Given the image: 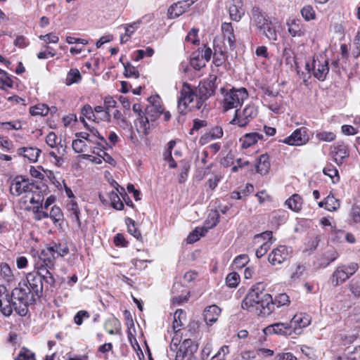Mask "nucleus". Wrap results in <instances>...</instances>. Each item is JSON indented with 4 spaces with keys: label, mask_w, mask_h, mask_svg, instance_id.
<instances>
[{
    "label": "nucleus",
    "mask_w": 360,
    "mask_h": 360,
    "mask_svg": "<svg viewBox=\"0 0 360 360\" xmlns=\"http://www.w3.org/2000/svg\"><path fill=\"white\" fill-rule=\"evenodd\" d=\"M217 79L215 75H210L207 80L200 82L195 90L188 84H184L178 100L179 112L184 115L188 110H198L202 107L207 99L214 94Z\"/></svg>",
    "instance_id": "nucleus-1"
},
{
    "label": "nucleus",
    "mask_w": 360,
    "mask_h": 360,
    "mask_svg": "<svg viewBox=\"0 0 360 360\" xmlns=\"http://www.w3.org/2000/svg\"><path fill=\"white\" fill-rule=\"evenodd\" d=\"M6 291L5 286L0 285V310L4 316H10L13 310L22 316H25L28 306L36 301L25 281H20L11 295Z\"/></svg>",
    "instance_id": "nucleus-2"
},
{
    "label": "nucleus",
    "mask_w": 360,
    "mask_h": 360,
    "mask_svg": "<svg viewBox=\"0 0 360 360\" xmlns=\"http://www.w3.org/2000/svg\"><path fill=\"white\" fill-rule=\"evenodd\" d=\"M264 288L262 283L253 285L243 299L242 308L258 316L269 315L274 311V304L271 295L265 292Z\"/></svg>",
    "instance_id": "nucleus-3"
},
{
    "label": "nucleus",
    "mask_w": 360,
    "mask_h": 360,
    "mask_svg": "<svg viewBox=\"0 0 360 360\" xmlns=\"http://www.w3.org/2000/svg\"><path fill=\"white\" fill-rule=\"evenodd\" d=\"M223 96L221 104L224 111L240 107L248 98V92L245 88H231L220 89Z\"/></svg>",
    "instance_id": "nucleus-4"
},
{
    "label": "nucleus",
    "mask_w": 360,
    "mask_h": 360,
    "mask_svg": "<svg viewBox=\"0 0 360 360\" xmlns=\"http://www.w3.org/2000/svg\"><path fill=\"white\" fill-rule=\"evenodd\" d=\"M54 266L55 262L53 261V259L43 255L41 252L39 260L35 265L37 272L33 273L39 275L40 277H41V280L44 281L46 284L53 286L56 281L51 273V270L54 269Z\"/></svg>",
    "instance_id": "nucleus-5"
},
{
    "label": "nucleus",
    "mask_w": 360,
    "mask_h": 360,
    "mask_svg": "<svg viewBox=\"0 0 360 360\" xmlns=\"http://www.w3.org/2000/svg\"><path fill=\"white\" fill-rule=\"evenodd\" d=\"M257 109L254 105H248L243 110H236L230 124L245 127L257 117Z\"/></svg>",
    "instance_id": "nucleus-6"
},
{
    "label": "nucleus",
    "mask_w": 360,
    "mask_h": 360,
    "mask_svg": "<svg viewBox=\"0 0 360 360\" xmlns=\"http://www.w3.org/2000/svg\"><path fill=\"white\" fill-rule=\"evenodd\" d=\"M198 345L195 344L192 340H184L176 352L175 360H184L185 358H191L198 350Z\"/></svg>",
    "instance_id": "nucleus-7"
},
{
    "label": "nucleus",
    "mask_w": 360,
    "mask_h": 360,
    "mask_svg": "<svg viewBox=\"0 0 360 360\" xmlns=\"http://www.w3.org/2000/svg\"><path fill=\"white\" fill-rule=\"evenodd\" d=\"M309 140L307 135V129L305 127H300L295 130L291 135L281 141L282 143L290 146H302Z\"/></svg>",
    "instance_id": "nucleus-8"
},
{
    "label": "nucleus",
    "mask_w": 360,
    "mask_h": 360,
    "mask_svg": "<svg viewBox=\"0 0 360 360\" xmlns=\"http://www.w3.org/2000/svg\"><path fill=\"white\" fill-rule=\"evenodd\" d=\"M23 281L27 282L28 287L31 290V292L34 295V298L37 300L41 296L43 292V281L39 275L34 274L33 272L27 274L26 279Z\"/></svg>",
    "instance_id": "nucleus-9"
},
{
    "label": "nucleus",
    "mask_w": 360,
    "mask_h": 360,
    "mask_svg": "<svg viewBox=\"0 0 360 360\" xmlns=\"http://www.w3.org/2000/svg\"><path fill=\"white\" fill-rule=\"evenodd\" d=\"M331 156L335 162L340 165L349 155L348 146L342 141H338L331 147Z\"/></svg>",
    "instance_id": "nucleus-10"
},
{
    "label": "nucleus",
    "mask_w": 360,
    "mask_h": 360,
    "mask_svg": "<svg viewBox=\"0 0 360 360\" xmlns=\"http://www.w3.org/2000/svg\"><path fill=\"white\" fill-rule=\"evenodd\" d=\"M43 255H46L50 259H55L58 257H64L69 253V248L66 244L53 243L52 245L48 246L43 249L41 252Z\"/></svg>",
    "instance_id": "nucleus-11"
},
{
    "label": "nucleus",
    "mask_w": 360,
    "mask_h": 360,
    "mask_svg": "<svg viewBox=\"0 0 360 360\" xmlns=\"http://www.w3.org/2000/svg\"><path fill=\"white\" fill-rule=\"evenodd\" d=\"M290 257L288 248L285 245H279L274 248L268 256V260L272 265L282 264Z\"/></svg>",
    "instance_id": "nucleus-12"
},
{
    "label": "nucleus",
    "mask_w": 360,
    "mask_h": 360,
    "mask_svg": "<svg viewBox=\"0 0 360 360\" xmlns=\"http://www.w3.org/2000/svg\"><path fill=\"white\" fill-rule=\"evenodd\" d=\"M293 330L291 328L290 323H275L271 324L264 329L266 335H290Z\"/></svg>",
    "instance_id": "nucleus-13"
},
{
    "label": "nucleus",
    "mask_w": 360,
    "mask_h": 360,
    "mask_svg": "<svg viewBox=\"0 0 360 360\" xmlns=\"http://www.w3.org/2000/svg\"><path fill=\"white\" fill-rule=\"evenodd\" d=\"M31 184L22 176H16L11 183L10 192L12 195L19 196L30 190Z\"/></svg>",
    "instance_id": "nucleus-14"
},
{
    "label": "nucleus",
    "mask_w": 360,
    "mask_h": 360,
    "mask_svg": "<svg viewBox=\"0 0 360 360\" xmlns=\"http://www.w3.org/2000/svg\"><path fill=\"white\" fill-rule=\"evenodd\" d=\"M221 32L224 46L226 47L228 46L230 50H233L236 47V37L231 23L224 22L221 25Z\"/></svg>",
    "instance_id": "nucleus-15"
},
{
    "label": "nucleus",
    "mask_w": 360,
    "mask_h": 360,
    "mask_svg": "<svg viewBox=\"0 0 360 360\" xmlns=\"http://www.w3.org/2000/svg\"><path fill=\"white\" fill-rule=\"evenodd\" d=\"M194 3L193 0H184L172 4L168 9L169 18H175L183 14Z\"/></svg>",
    "instance_id": "nucleus-16"
},
{
    "label": "nucleus",
    "mask_w": 360,
    "mask_h": 360,
    "mask_svg": "<svg viewBox=\"0 0 360 360\" xmlns=\"http://www.w3.org/2000/svg\"><path fill=\"white\" fill-rule=\"evenodd\" d=\"M312 70L314 76L320 81H323L329 72L328 60L323 62L320 60H313Z\"/></svg>",
    "instance_id": "nucleus-17"
},
{
    "label": "nucleus",
    "mask_w": 360,
    "mask_h": 360,
    "mask_svg": "<svg viewBox=\"0 0 360 360\" xmlns=\"http://www.w3.org/2000/svg\"><path fill=\"white\" fill-rule=\"evenodd\" d=\"M287 25L288 32L292 37H300L305 34L306 30L300 20H290Z\"/></svg>",
    "instance_id": "nucleus-18"
},
{
    "label": "nucleus",
    "mask_w": 360,
    "mask_h": 360,
    "mask_svg": "<svg viewBox=\"0 0 360 360\" xmlns=\"http://www.w3.org/2000/svg\"><path fill=\"white\" fill-rule=\"evenodd\" d=\"M141 24V20H139L137 21L133 22L131 23L122 25V27L124 30V34L120 36V43L124 44L127 42L131 35L137 30Z\"/></svg>",
    "instance_id": "nucleus-19"
},
{
    "label": "nucleus",
    "mask_w": 360,
    "mask_h": 360,
    "mask_svg": "<svg viewBox=\"0 0 360 360\" xmlns=\"http://www.w3.org/2000/svg\"><path fill=\"white\" fill-rule=\"evenodd\" d=\"M230 18L235 21H238L244 14L242 0H232V4L229 7Z\"/></svg>",
    "instance_id": "nucleus-20"
},
{
    "label": "nucleus",
    "mask_w": 360,
    "mask_h": 360,
    "mask_svg": "<svg viewBox=\"0 0 360 360\" xmlns=\"http://www.w3.org/2000/svg\"><path fill=\"white\" fill-rule=\"evenodd\" d=\"M268 20H269L267 16L262 13L259 8L255 7L252 8L251 21L252 25L255 26L257 30L264 26Z\"/></svg>",
    "instance_id": "nucleus-21"
},
{
    "label": "nucleus",
    "mask_w": 360,
    "mask_h": 360,
    "mask_svg": "<svg viewBox=\"0 0 360 360\" xmlns=\"http://www.w3.org/2000/svg\"><path fill=\"white\" fill-rule=\"evenodd\" d=\"M263 138L264 136L262 134L257 132L248 133L240 139V142L241 143L242 148H248L255 144L258 140L263 139Z\"/></svg>",
    "instance_id": "nucleus-22"
},
{
    "label": "nucleus",
    "mask_w": 360,
    "mask_h": 360,
    "mask_svg": "<svg viewBox=\"0 0 360 360\" xmlns=\"http://www.w3.org/2000/svg\"><path fill=\"white\" fill-rule=\"evenodd\" d=\"M310 319L304 314H295L290 321L291 328H294V331L299 328H304L310 324Z\"/></svg>",
    "instance_id": "nucleus-23"
},
{
    "label": "nucleus",
    "mask_w": 360,
    "mask_h": 360,
    "mask_svg": "<svg viewBox=\"0 0 360 360\" xmlns=\"http://www.w3.org/2000/svg\"><path fill=\"white\" fill-rule=\"evenodd\" d=\"M221 309L217 305H211L207 307L204 311V318L206 323L212 325L215 323L220 314Z\"/></svg>",
    "instance_id": "nucleus-24"
},
{
    "label": "nucleus",
    "mask_w": 360,
    "mask_h": 360,
    "mask_svg": "<svg viewBox=\"0 0 360 360\" xmlns=\"http://www.w3.org/2000/svg\"><path fill=\"white\" fill-rule=\"evenodd\" d=\"M54 148H56L57 152L56 153L54 151H51L49 153V155L54 158L56 161L55 164L60 167L64 162L63 156L66 153L67 146L65 141L63 143L61 141H60V142L58 143L56 146Z\"/></svg>",
    "instance_id": "nucleus-25"
},
{
    "label": "nucleus",
    "mask_w": 360,
    "mask_h": 360,
    "mask_svg": "<svg viewBox=\"0 0 360 360\" xmlns=\"http://www.w3.org/2000/svg\"><path fill=\"white\" fill-rule=\"evenodd\" d=\"M256 171L261 175L266 174L270 169L269 157L266 154H262L257 160L255 165Z\"/></svg>",
    "instance_id": "nucleus-26"
},
{
    "label": "nucleus",
    "mask_w": 360,
    "mask_h": 360,
    "mask_svg": "<svg viewBox=\"0 0 360 360\" xmlns=\"http://www.w3.org/2000/svg\"><path fill=\"white\" fill-rule=\"evenodd\" d=\"M150 118L146 115L139 116L134 122V125L136 127L137 132L143 135L148 134L150 129Z\"/></svg>",
    "instance_id": "nucleus-27"
},
{
    "label": "nucleus",
    "mask_w": 360,
    "mask_h": 360,
    "mask_svg": "<svg viewBox=\"0 0 360 360\" xmlns=\"http://www.w3.org/2000/svg\"><path fill=\"white\" fill-rule=\"evenodd\" d=\"M41 150L35 148H20L18 154L27 158L31 162H37Z\"/></svg>",
    "instance_id": "nucleus-28"
},
{
    "label": "nucleus",
    "mask_w": 360,
    "mask_h": 360,
    "mask_svg": "<svg viewBox=\"0 0 360 360\" xmlns=\"http://www.w3.org/2000/svg\"><path fill=\"white\" fill-rule=\"evenodd\" d=\"M349 277L343 267L338 266L332 275V283L334 285H338L343 283Z\"/></svg>",
    "instance_id": "nucleus-29"
},
{
    "label": "nucleus",
    "mask_w": 360,
    "mask_h": 360,
    "mask_svg": "<svg viewBox=\"0 0 360 360\" xmlns=\"http://www.w3.org/2000/svg\"><path fill=\"white\" fill-rule=\"evenodd\" d=\"M285 205L292 211L298 212L302 209V198L300 195L294 194L285 201Z\"/></svg>",
    "instance_id": "nucleus-30"
},
{
    "label": "nucleus",
    "mask_w": 360,
    "mask_h": 360,
    "mask_svg": "<svg viewBox=\"0 0 360 360\" xmlns=\"http://www.w3.org/2000/svg\"><path fill=\"white\" fill-rule=\"evenodd\" d=\"M164 108L162 105H148L146 109V115L148 117L150 121H155L163 112Z\"/></svg>",
    "instance_id": "nucleus-31"
},
{
    "label": "nucleus",
    "mask_w": 360,
    "mask_h": 360,
    "mask_svg": "<svg viewBox=\"0 0 360 360\" xmlns=\"http://www.w3.org/2000/svg\"><path fill=\"white\" fill-rule=\"evenodd\" d=\"M0 278L6 282H12L14 280V275L9 265L4 262L0 263Z\"/></svg>",
    "instance_id": "nucleus-32"
},
{
    "label": "nucleus",
    "mask_w": 360,
    "mask_h": 360,
    "mask_svg": "<svg viewBox=\"0 0 360 360\" xmlns=\"http://www.w3.org/2000/svg\"><path fill=\"white\" fill-rule=\"evenodd\" d=\"M176 145V141L174 140L170 141L167 143V148L163 154L164 160L169 163V167L170 168H175L176 167V163L174 161V158L172 155V151L174 147Z\"/></svg>",
    "instance_id": "nucleus-33"
},
{
    "label": "nucleus",
    "mask_w": 360,
    "mask_h": 360,
    "mask_svg": "<svg viewBox=\"0 0 360 360\" xmlns=\"http://www.w3.org/2000/svg\"><path fill=\"white\" fill-rule=\"evenodd\" d=\"M207 233V229L204 227L195 228L187 237L188 243H193L198 240L200 237L204 236Z\"/></svg>",
    "instance_id": "nucleus-34"
},
{
    "label": "nucleus",
    "mask_w": 360,
    "mask_h": 360,
    "mask_svg": "<svg viewBox=\"0 0 360 360\" xmlns=\"http://www.w3.org/2000/svg\"><path fill=\"white\" fill-rule=\"evenodd\" d=\"M117 190H112L110 192L108 193V197L113 208L117 210H122L124 209V204L121 201L117 194Z\"/></svg>",
    "instance_id": "nucleus-35"
},
{
    "label": "nucleus",
    "mask_w": 360,
    "mask_h": 360,
    "mask_svg": "<svg viewBox=\"0 0 360 360\" xmlns=\"http://www.w3.org/2000/svg\"><path fill=\"white\" fill-rule=\"evenodd\" d=\"M81 79L82 75L79 71L77 69H70L65 79V84L70 86L72 84L79 82Z\"/></svg>",
    "instance_id": "nucleus-36"
},
{
    "label": "nucleus",
    "mask_w": 360,
    "mask_h": 360,
    "mask_svg": "<svg viewBox=\"0 0 360 360\" xmlns=\"http://www.w3.org/2000/svg\"><path fill=\"white\" fill-rule=\"evenodd\" d=\"M325 209L328 211H336L340 207L339 200L329 194L324 200Z\"/></svg>",
    "instance_id": "nucleus-37"
},
{
    "label": "nucleus",
    "mask_w": 360,
    "mask_h": 360,
    "mask_svg": "<svg viewBox=\"0 0 360 360\" xmlns=\"http://www.w3.org/2000/svg\"><path fill=\"white\" fill-rule=\"evenodd\" d=\"M323 174L329 176L333 183H337L340 180V176L338 169L331 164L328 165L323 168Z\"/></svg>",
    "instance_id": "nucleus-38"
},
{
    "label": "nucleus",
    "mask_w": 360,
    "mask_h": 360,
    "mask_svg": "<svg viewBox=\"0 0 360 360\" xmlns=\"http://www.w3.org/2000/svg\"><path fill=\"white\" fill-rule=\"evenodd\" d=\"M219 222V214L217 211L211 212L207 220L205 222L204 228L207 229V231L208 229L214 227Z\"/></svg>",
    "instance_id": "nucleus-39"
},
{
    "label": "nucleus",
    "mask_w": 360,
    "mask_h": 360,
    "mask_svg": "<svg viewBox=\"0 0 360 360\" xmlns=\"http://www.w3.org/2000/svg\"><path fill=\"white\" fill-rule=\"evenodd\" d=\"M68 207L69 211L72 212V219L77 222V225L79 226H81V221L79 219L80 212H79L78 205L77 204L76 202H75L74 200H72L68 203Z\"/></svg>",
    "instance_id": "nucleus-40"
},
{
    "label": "nucleus",
    "mask_w": 360,
    "mask_h": 360,
    "mask_svg": "<svg viewBox=\"0 0 360 360\" xmlns=\"http://www.w3.org/2000/svg\"><path fill=\"white\" fill-rule=\"evenodd\" d=\"M126 223L128 228V232L134 236L136 239L141 240L142 238L141 234L140 231L136 229L135 226V221L130 218H127L126 219Z\"/></svg>",
    "instance_id": "nucleus-41"
},
{
    "label": "nucleus",
    "mask_w": 360,
    "mask_h": 360,
    "mask_svg": "<svg viewBox=\"0 0 360 360\" xmlns=\"http://www.w3.org/2000/svg\"><path fill=\"white\" fill-rule=\"evenodd\" d=\"M184 316V311L182 309H176L174 314L173 330L176 332L179 330L182 326L181 318Z\"/></svg>",
    "instance_id": "nucleus-42"
},
{
    "label": "nucleus",
    "mask_w": 360,
    "mask_h": 360,
    "mask_svg": "<svg viewBox=\"0 0 360 360\" xmlns=\"http://www.w3.org/2000/svg\"><path fill=\"white\" fill-rule=\"evenodd\" d=\"M49 217L52 219L54 224H56L57 222L63 220V214L59 207L53 206L49 214Z\"/></svg>",
    "instance_id": "nucleus-43"
},
{
    "label": "nucleus",
    "mask_w": 360,
    "mask_h": 360,
    "mask_svg": "<svg viewBox=\"0 0 360 360\" xmlns=\"http://www.w3.org/2000/svg\"><path fill=\"white\" fill-rule=\"evenodd\" d=\"M49 108L44 104H39L30 108V112L32 115H46L49 112Z\"/></svg>",
    "instance_id": "nucleus-44"
},
{
    "label": "nucleus",
    "mask_w": 360,
    "mask_h": 360,
    "mask_svg": "<svg viewBox=\"0 0 360 360\" xmlns=\"http://www.w3.org/2000/svg\"><path fill=\"white\" fill-rule=\"evenodd\" d=\"M255 240L257 243L271 242V245L276 240V239L273 238L271 231H266L260 234L256 235L255 236Z\"/></svg>",
    "instance_id": "nucleus-45"
},
{
    "label": "nucleus",
    "mask_w": 360,
    "mask_h": 360,
    "mask_svg": "<svg viewBox=\"0 0 360 360\" xmlns=\"http://www.w3.org/2000/svg\"><path fill=\"white\" fill-rule=\"evenodd\" d=\"M14 360H36V359L32 352L26 348H22Z\"/></svg>",
    "instance_id": "nucleus-46"
},
{
    "label": "nucleus",
    "mask_w": 360,
    "mask_h": 360,
    "mask_svg": "<svg viewBox=\"0 0 360 360\" xmlns=\"http://www.w3.org/2000/svg\"><path fill=\"white\" fill-rule=\"evenodd\" d=\"M240 281V276L236 272L230 273L226 278V283L230 288H236Z\"/></svg>",
    "instance_id": "nucleus-47"
},
{
    "label": "nucleus",
    "mask_w": 360,
    "mask_h": 360,
    "mask_svg": "<svg viewBox=\"0 0 360 360\" xmlns=\"http://www.w3.org/2000/svg\"><path fill=\"white\" fill-rule=\"evenodd\" d=\"M274 307L276 305L278 307L287 305L290 303L289 297L285 293H281L277 295L274 300L272 299Z\"/></svg>",
    "instance_id": "nucleus-48"
},
{
    "label": "nucleus",
    "mask_w": 360,
    "mask_h": 360,
    "mask_svg": "<svg viewBox=\"0 0 360 360\" xmlns=\"http://www.w3.org/2000/svg\"><path fill=\"white\" fill-rule=\"evenodd\" d=\"M190 64L195 70H200L205 66V62L200 58L198 54L195 56V53H193L191 58Z\"/></svg>",
    "instance_id": "nucleus-49"
},
{
    "label": "nucleus",
    "mask_w": 360,
    "mask_h": 360,
    "mask_svg": "<svg viewBox=\"0 0 360 360\" xmlns=\"http://www.w3.org/2000/svg\"><path fill=\"white\" fill-rule=\"evenodd\" d=\"M316 138L319 141L330 142L335 139V134L332 131H321L316 134Z\"/></svg>",
    "instance_id": "nucleus-50"
},
{
    "label": "nucleus",
    "mask_w": 360,
    "mask_h": 360,
    "mask_svg": "<svg viewBox=\"0 0 360 360\" xmlns=\"http://www.w3.org/2000/svg\"><path fill=\"white\" fill-rule=\"evenodd\" d=\"M229 353V347L223 345L218 352L211 358L210 360H224L226 356Z\"/></svg>",
    "instance_id": "nucleus-51"
},
{
    "label": "nucleus",
    "mask_w": 360,
    "mask_h": 360,
    "mask_svg": "<svg viewBox=\"0 0 360 360\" xmlns=\"http://www.w3.org/2000/svg\"><path fill=\"white\" fill-rule=\"evenodd\" d=\"M226 61V56L222 51H214L213 54V63L217 66H221Z\"/></svg>",
    "instance_id": "nucleus-52"
},
{
    "label": "nucleus",
    "mask_w": 360,
    "mask_h": 360,
    "mask_svg": "<svg viewBox=\"0 0 360 360\" xmlns=\"http://www.w3.org/2000/svg\"><path fill=\"white\" fill-rule=\"evenodd\" d=\"M302 17L307 21L314 19L315 12L311 6H306L301 10Z\"/></svg>",
    "instance_id": "nucleus-53"
},
{
    "label": "nucleus",
    "mask_w": 360,
    "mask_h": 360,
    "mask_svg": "<svg viewBox=\"0 0 360 360\" xmlns=\"http://www.w3.org/2000/svg\"><path fill=\"white\" fill-rule=\"evenodd\" d=\"M350 216L354 222L360 223V200L353 205Z\"/></svg>",
    "instance_id": "nucleus-54"
},
{
    "label": "nucleus",
    "mask_w": 360,
    "mask_h": 360,
    "mask_svg": "<svg viewBox=\"0 0 360 360\" xmlns=\"http://www.w3.org/2000/svg\"><path fill=\"white\" fill-rule=\"evenodd\" d=\"M12 86V79L8 76L6 72H4V75L0 77V89L6 90Z\"/></svg>",
    "instance_id": "nucleus-55"
},
{
    "label": "nucleus",
    "mask_w": 360,
    "mask_h": 360,
    "mask_svg": "<svg viewBox=\"0 0 360 360\" xmlns=\"http://www.w3.org/2000/svg\"><path fill=\"white\" fill-rule=\"evenodd\" d=\"M90 316L89 313L85 310L79 311L74 316V322L80 326L82 324L84 319H89Z\"/></svg>",
    "instance_id": "nucleus-56"
},
{
    "label": "nucleus",
    "mask_w": 360,
    "mask_h": 360,
    "mask_svg": "<svg viewBox=\"0 0 360 360\" xmlns=\"http://www.w3.org/2000/svg\"><path fill=\"white\" fill-rule=\"evenodd\" d=\"M0 125L2 126L5 129L8 130H19L22 128V124L20 120H15L7 122H0Z\"/></svg>",
    "instance_id": "nucleus-57"
},
{
    "label": "nucleus",
    "mask_w": 360,
    "mask_h": 360,
    "mask_svg": "<svg viewBox=\"0 0 360 360\" xmlns=\"http://www.w3.org/2000/svg\"><path fill=\"white\" fill-rule=\"evenodd\" d=\"M124 75L127 77H133L135 78H138L139 77V73L135 67L128 63L126 65H124Z\"/></svg>",
    "instance_id": "nucleus-58"
},
{
    "label": "nucleus",
    "mask_w": 360,
    "mask_h": 360,
    "mask_svg": "<svg viewBox=\"0 0 360 360\" xmlns=\"http://www.w3.org/2000/svg\"><path fill=\"white\" fill-rule=\"evenodd\" d=\"M248 262L249 258L247 255H240L234 259L233 264L236 268L242 269Z\"/></svg>",
    "instance_id": "nucleus-59"
},
{
    "label": "nucleus",
    "mask_w": 360,
    "mask_h": 360,
    "mask_svg": "<svg viewBox=\"0 0 360 360\" xmlns=\"http://www.w3.org/2000/svg\"><path fill=\"white\" fill-rule=\"evenodd\" d=\"M81 113L83 116L86 117L89 120H96L94 112L89 105H85L81 110Z\"/></svg>",
    "instance_id": "nucleus-60"
},
{
    "label": "nucleus",
    "mask_w": 360,
    "mask_h": 360,
    "mask_svg": "<svg viewBox=\"0 0 360 360\" xmlns=\"http://www.w3.org/2000/svg\"><path fill=\"white\" fill-rule=\"evenodd\" d=\"M350 291L355 297H360V278L353 279L350 283Z\"/></svg>",
    "instance_id": "nucleus-61"
},
{
    "label": "nucleus",
    "mask_w": 360,
    "mask_h": 360,
    "mask_svg": "<svg viewBox=\"0 0 360 360\" xmlns=\"http://www.w3.org/2000/svg\"><path fill=\"white\" fill-rule=\"evenodd\" d=\"M0 146L6 152H11L13 148V144L8 139L0 136Z\"/></svg>",
    "instance_id": "nucleus-62"
},
{
    "label": "nucleus",
    "mask_w": 360,
    "mask_h": 360,
    "mask_svg": "<svg viewBox=\"0 0 360 360\" xmlns=\"http://www.w3.org/2000/svg\"><path fill=\"white\" fill-rule=\"evenodd\" d=\"M223 136V130L220 127H215L212 128L207 134V137L210 139H219Z\"/></svg>",
    "instance_id": "nucleus-63"
},
{
    "label": "nucleus",
    "mask_w": 360,
    "mask_h": 360,
    "mask_svg": "<svg viewBox=\"0 0 360 360\" xmlns=\"http://www.w3.org/2000/svg\"><path fill=\"white\" fill-rule=\"evenodd\" d=\"M271 246V242H263L262 244L260 245L259 248L256 250V256L257 258H261L262 256H264Z\"/></svg>",
    "instance_id": "nucleus-64"
}]
</instances>
